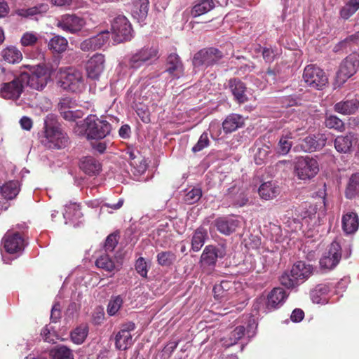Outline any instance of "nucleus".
Returning a JSON list of instances; mask_svg holds the SVG:
<instances>
[{"label": "nucleus", "mask_w": 359, "mask_h": 359, "mask_svg": "<svg viewBox=\"0 0 359 359\" xmlns=\"http://www.w3.org/2000/svg\"><path fill=\"white\" fill-rule=\"evenodd\" d=\"M40 143L49 149H61L67 147L69 137L59 127L55 116L48 114L44 119V126L38 133Z\"/></svg>", "instance_id": "nucleus-1"}, {"label": "nucleus", "mask_w": 359, "mask_h": 359, "mask_svg": "<svg viewBox=\"0 0 359 359\" xmlns=\"http://www.w3.org/2000/svg\"><path fill=\"white\" fill-rule=\"evenodd\" d=\"M74 130L79 135H86L88 140H100L110 134L111 125L90 114L83 121L77 122Z\"/></svg>", "instance_id": "nucleus-2"}, {"label": "nucleus", "mask_w": 359, "mask_h": 359, "mask_svg": "<svg viewBox=\"0 0 359 359\" xmlns=\"http://www.w3.org/2000/svg\"><path fill=\"white\" fill-rule=\"evenodd\" d=\"M55 79L57 86L68 92L79 93L86 88L82 72L72 67L58 69Z\"/></svg>", "instance_id": "nucleus-3"}, {"label": "nucleus", "mask_w": 359, "mask_h": 359, "mask_svg": "<svg viewBox=\"0 0 359 359\" xmlns=\"http://www.w3.org/2000/svg\"><path fill=\"white\" fill-rule=\"evenodd\" d=\"M311 265L303 261H298L292 267L290 273L285 272L280 277L281 285L288 289H293L303 283L312 273Z\"/></svg>", "instance_id": "nucleus-4"}, {"label": "nucleus", "mask_w": 359, "mask_h": 359, "mask_svg": "<svg viewBox=\"0 0 359 359\" xmlns=\"http://www.w3.org/2000/svg\"><path fill=\"white\" fill-rule=\"evenodd\" d=\"M161 54L158 46L147 45L131 54L128 59V65L132 69H138L144 64H154L160 57Z\"/></svg>", "instance_id": "nucleus-5"}, {"label": "nucleus", "mask_w": 359, "mask_h": 359, "mask_svg": "<svg viewBox=\"0 0 359 359\" xmlns=\"http://www.w3.org/2000/svg\"><path fill=\"white\" fill-rule=\"evenodd\" d=\"M223 53L214 47L204 48L195 53L192 60L194 68H207L219 62Z\"/></svg>", "instance_id": "nucleus-6"}, {"label": "nucleus", "mask_w": 359, "mask_h": 359, "mask_svg": "<svg viewBox=\"0 0 359 359\" xmlns=\"http://www.w3.org/2000/svg\"><path fill=\"white\" fill-rule=\"evenodd\" d=\"M303 79L307 86L322 90L328 83V78L325 72L314 65H307L304 70Z\"/></svg>", "instance_id": "nucleus-7"}, {"label": "nucleus", "mask_w": 359, "mask_h": 359, "mask_svg": "<svg viewBox=\"0 0 359 359\" xmlns=\"http://www.w3.org/2000/svg\"><path fill=\"white\" fill-rule=\"evenodd\" d=\"M294 172L299 180H311L319 172L318 162L313 157H299L294 165Z\"/></svg>", "instance_id": "nucleus-8"}, {"label": "nucleus", "mask_w": 359, "mask_h": 359, "mask_svg": "<svg viewBox=\"0 0 359 359\" xmlns=\"http://www.w3.org/2000/svg\"><path fill=\"white\" fill-rule=\"evenodd\" d=\"M25 88L29 86L37 90H43L47 85L48 76L43 68L32 67L29 72H21Z\"/></svg>", "instance_id": "nucleus-9"}, {"label": "nucleus", "mask_w": 359, "mask_h": 359, "mask_svg": "<svg viewBox=\"0 0 359 359\" xmlns=\"http://www.w3.org/2000/svg\"><path fill=\"white\" fill-rule=\"evenodd\" d=\"M359 67V55L350 54L341 63L336 75V83L339 87L354 75Z\"/></svg>", "instance_id": "nucleus-10"}, {"label": "nucleus", "mask_w": 359, "mask_h": 359, "mask_svg": "<svg viewBox=\"0 0 359 359\" xmlns=\"http://www.w3.org/2000/svg\"><path fill=\"white\" fill-rule=\"evenodd\" d=\"M341 258V248L339 243L333 241L320 259L321 269L332 270L337 266Z\"/></svg>", "instance_id": "nucleus-11"}, {"label": "nucleus", "mask_w": 359, "mask_h": 359, "mask_svg": "<svg viewBox=\"0 0 359 359\" xmlns=\"http://www.w3.org/2000/svg\"><path fill=\"white\" fill-rule=\"evenodd\" d=\"M25 89L21 73L13 75L11 81L5 82L1 85L0 95L4 99L18 100Z\"/></svg>", "instance_id": "nucleus-12"}, {"label": "nucleus", "mask_w": 359, "mask_h": 359, "mask_svg": "<svg viewBox=\"0 0 359 359\" xmlns=\"http://www.w3.org/2000/svg\"><path fill=\"white\" fill-rule=\"evenodd\" d=\"M226 254V245L219 244L217 246L207 245L201 256V264L203 266L214 268L218 258H223Z\"/></svg>", "instance_id": "nucleus-13"}, {"label": "nucleus", "mask_w": 359, "mask_h": 359, "mask_svg": "<svg viewBox=\"0 0 359 359\" xmlns=\"http://www.w3.org/2000/svg\"><path fill=\"white\" fill-rule=\"evenodd\" d=\"M4 248L9 254L21 253L26 245L25 241L19 232L8 231L2 239Z\"/></svg>", "instance_id": "nucleus-14"}, {"label": "nucleus", "mask_w": 359, "mask_h": 359, "mask_svg": "<svg viewBox=\"0 0 359 359\" xmlns=\"http://www.w3.org/2000/svg\"><path fill=\"white\" fill-rule=\"evenodd\" d=\"M327 138L324 135H309L304 138L301 143L294 148L298 151L299 147L304 152H313L321 149L325 146Z\"/></svg>", "instance_id": "nucleus-15"}, {"label": "nucleus", "mask_w": 359, "mask_h": 359, "mask_svg": "<svg viewBox=\"0 0 359 359\" xmlns=\"http://www.w3.org/2000/svg\"><path fill=\"white\" fill-rule=\"evenodd\" d=\"M122 258L118 252L114 256V258L108 253L100 255L95 261V265L107 272L118 271L122 265Z\"/></svg>", "instance_id": "nucleus-16"}, {"label": "nucleus", "mask_w": 359, "mask_h": 359, "mask_svg": "<svg viewBox=\"0 0 359 359\" xmlns=\"http://www.w3.org/2000/svg\"><path fill=\"white\" fill-rule=\"evenodd\" d=\"M104 57L102 54H95L87 62L86 69L90 79H98L104 68Z\"/></svg>", "instance_id": "nucleus-17"}, {"label": "nucleus", "mask_w": 359, "mask_h": 359, "mask_svg": "<svg viewBox=\"0 0 359 359\" xmlns=\"http://www.w3.org/2000/svg\"><path fill=\"white\" fill-rule=\"evenodd\" d=\"M111 32L116 43L131 40L134 33L131 24H111Z\"/></svg>", "instance_id": "nucleus-18"}, {"label": "nucleus", "mask_w": 359, "mask_h": 359, "mask_svg": "<svg viewBox=\"0 0 359 359\" xmlns=\"http://www.w3.org/2000/svg\"><path fill=\"white\" fill-rule=\"evenodd\" d=\"M357 142L354 133H348L344 135L337 136L334 141L335 149L341 154H348L352 151L353 146Z\"/></svg>", "instance_id": "nucleus-19"}, {"label": "nucleus", "mask_w": 359, "mask_h": 359, "mask_svg": "<svg viewBox=\"0 0 359 359\" xmlns=\"http://www.w3.org/2000/svg\"><path fill=\"white\" fill-rule=\"evenodd\" d=\"M287 298L285 291L280 287L273 289L267 296L266 303V312L273 311L278 309Z\"/></svg>", "instance_id": "nucleus-20"}, {"label": "nucleus", "mask_w": 359, "mask_h": 359, "mask_svg": "<svg viewBox=\"0 0 359 359\" xmlns=\"http://www.w3.org/2000/svg\"><path fill=\"white\" fill-rule=\"evenodd\" d=\"M213 223L219 233L226 236L234 232L239 225V221L230 216L218 217Z\"/></svg>", "instance_id": "nucleus-21"}, {"label": "nucleus", "mask_w": 359, "mask_h": 359, "mask_svg": "<svg viewBox=\"0 0 359 359\" xmlns=\"http://www.w3.org/2000/svg\"><path fill=\"white\" fill-rule=\"evenodd\" d=\"M229 86L236 102L238 104L248 102L247 87L243 81L238 78L231 79L229 81Z\"/></svg>", "instance_id": "nucleus-22"}, {"label": "nucleus", "mask_w": 359, "mask_h": 359, "mask_svg": "<svg viewBox=\"0 0 359 359\" xmlns=\"http://www.w3.org/2000/svg\"><path fill=\"white\" fill-rule=\"evenodd\" d=\"M317 205H306L300 211H298V214H296L297 217L294 218V221L302 222L308 225L311 224H316L319 223V215H317Z\"/></svg>", "instance_id": "nucleus-23"}, {"label": "nucleus", "mask_w": 359, "mask_h": 359, "mask_svg": "<svg viewBox=\"0 0 359 359\" xmlns=\"http://www.w3.org/2000/svg\"><path fill=\"white\" fill-rule=\"evenodd\" d=\"M236 290L235 282L231 280H223L219 284L213 287L215 298L219 300L228 299Z\"/></svg>", "instance_id": "nucleus-24"}, {"label": "nucleus", "mask_w": 359, "mask_h": 359, "mask_svg": "<svg viewBox=\"0 0 359 359\" xmlns=\"http://www.w3.org/2000/svg\"><path fill=\"white\" fill-rule=\"evenodd\" d=\"M244 118L237 114H231L222 122V129L226 134L231 133L244 126Z\"/></svg>", "instance_id": "nucleus-25"}, {"label": "nucleus", "mask_w": 359, "mask_h": 359, "mask_svg": "<svg viewBox=\"0 0 359 359\" xmlns=\"http://www.w3.org/2000/svg\"><path fill=\"white\" fill-rule=\"evenodd\" d=\"M167 68L165 72L175 77L179 78L183 74V65L179 57L176 53H170L166 61Z\"/></svg>", "instance_id": "nucleus-26"}, {"label": "nucleus", "mask_w": 359, "mask_h": 359, "mask_svg": "<svg viewBox=\"0 0 359 359\" xmlns=\"http://www.w3.org/2000/svg\"><path fill=\"white\" fill-rule=\"evenodd\" d=\"M79 168L88 175H95L101 170L99 161L92 156H83L80 159Z\"/></svg>", "instance_id": "nucleus-27"}, {"label": "nucleus", "mask_w": 359, "mask_h": 359, "mask_svg": "<svg viewBox=\"0 0 359 359\" xmlns=\"http://www.w3.org/2000/svg\"><path fill=\"white\" fill-rule=\"evenodd\" d=\"M359 226V219L356 213L350 212L345 214L342 217V228L347 234L355 233Z\"/></svg>", "instance_id": "nucleus-28"}, {"label": "nucleus", "mask_w": 359, "mask_h": 359, "mask_svg": "<svg viewBox=\"0 0 359 359\" xmlns=\"http://www.w3.org/2000/svg\"><path fill=\"white\" fill-rule=\"evenodd\" d=\"M208 238L207 230L200 226L197 228L193 233L191 244V250L194 252H198L204 245L205 241Z\"/></svg>", "instance_id": "nucleus-29"}, {"label": "nucleus", "mask_w": 359, "mask_h": 359, "mask_svg": "<svg viewBox=\"0 0 359 359\" xmlns=\"http://www.w3.org/2000/svg\"><path fill=\"white\" fill-rule=\"evenodd\" d=\"M358 101L357 100H343L336 103L334 109L336 112L350 115L354 114L358 109Z\"/></svg>", "instance_id": "nucleus-30"}, {"label": "nucleus", "mask_w": 359, "mask_h": 359, "mask_svg": "<svg viewBox=\"0 0 359 359\" xmlns=\"http://www.w3.org/2000/svg\"><path fill=\"white\" fill-rule=\"evenodd\" d=\"M49 9V5L46 3H41L35 6L29 8L19 9L16 11L20 16L25 18L35 17V20H38L37 15L45 13Z\"/></svg>", "instance_id": "nucleus-31"}, {"label": "nucleus", "mask_w": 359, "mask_h": 359, "mask_svg": "<svg viewBox=\"0 0 359 359\" xmlns=\"http://www.w3.org/2000/svg\"><path fill=\"white\" fill-rule=\"evenodd\" d=\"M330 292V286L327 284L320 283L317 285L311 292L312 302L315 304H325L327 299L325 295Z\"/></svg>", "instance_id": "nucleus-32"}, {"label": "nucleus", "mask_w": 359, "mask_h": 359, "mask_svg": "<svg viewBox=\"0 0 359 359\" xmlns=\"http://www.w3.org/2000/svg\"><path fill=\"white\" fill-rule=\"evenodd\" d=\"M280 193L279 188L271 182L263 183L259 188V194L264 200L276 198Z\"/></svg>", "instance_id": "nucleus-33"}, {"label": "nucleus", "mask_w": 359, "mask_h": 359, "mask_svg": "<svg viewBox=\"0 0 359 359\" xmlns=\"http://www.w3.org/2000/svg\"><path fill=\"white\" fill-rule=\"evenodd\" d=\"M126 154L128 155L129 159L130 160V165L133 166L136 171L140 173H144L147 170V164L145 161L142 158L137 151L128 149L126 151Z\"/></svg>", "instance_id": "nucleus-34"}, {"label": "nucleus", "mask_w": 359, "mask_h": 359, "mask_svg": "<svg viewBox=\"0 0 359 359\" xmlns=\"http://www.w3.org/2000/svg\"><path fill=\"white\" fill-rule=\"evenodd\" d=\"M20 191V184L17 180L6 182L1 187V193L4 198L12 200L16 197Z\"/></svg>", "instance_id": "nucleus-35"}, {"label": "nucleus", "mask_w": 359, "mask_h": 359, "mask_svg": "<svg viewBox=\"0 0 359 359\" xmlns=\"http://www.w3.org/2000/svg\"><path fill=\"white\" fill-rule=\"evenodd\" d=\"M63 216L66 219V223L67 221L72 222L77 221L83 216L80 205L76 203H70L66 205Z\"/></svg>", "instance_id": "nucleus-36"}, {"label": "nucleus", "mask_w": 359, "mask_h": 359, "mask_svg": "<svg viewBox=\"0 0 359 359\" xmlns=\"http://www.w3.org/2000/svg\"><path fill=\"white\" fill-rule=\"evenodd\" d=\"M51 359H74L72 350L65 345H57L50 351Z\"/></svg>", "instance_id": "nucleus-37"}, {"label": "nucleus", "mask_w": 359, "mask_h": 359, "mask_svg": "<svg viewBox=\"0 0 359 359\" xmlns=\"http://www.w3.org/2000/svg\"><path fill=\"white\" fill-rule=\"evenodd\" d=\"M214 7L215 3L213 0H201L192 8L191 15L193 18H196L208 13Z\"/></svg>", "instance_id": "nucleus-38"}, {"label": "nucleus", "mask_w": 359, "mask_h": 359, "mask_svg": "<svg viewBox=\"0 0 359 359\" xmlns=\"http://www.w3.org/2000/svg\"><path fill=\"white\" fill-rule=\"evenodd\" d=\"M133 344L130 333L118 332L115 337V345L119 350H126Z\"/></svg>", "instance_id": "nucleus-39"}, {"label": "nucleus", "mask_w": 359, "mask_h": 359, "mask_svg": "<svg viewBox=\"0 0 359 359\" xmlns=\"http://www.w3.org/2000/svg\"><path fill=\"white\" fill-rule=\"evenodd\" d=\"M1 55L5 61L12 64L19 62L22 58L21 52L14 46L8 47L3 50Z\"/></svg>", "instance_id": "nucleus-40"}, {"label": "nucleus", "mask_w": 359, "mask_h": 359, "mask_svg": "<svg viewBox=\"0 0 359 359\" xmlns=\"http://www.w3.org/2000/svg\"><path fill=\"white\" fill-rule=\"evenodd\" d=\"M88 334L87 325H81L71 332L72 341L76 344H81L86 339Z\"/></svg>", "instance_id": "nucleus-41"}, {"label": "nucleus", "mask_w": 359, "mask_h": 359, "mask_svg": "<svg viewBox=\"0 0 359 359\" xmlns=\"http://www.w3.org/2000/svg\"><path fill=\"white\" fill-rule=\"evenodd\" d=\"M177 256L172 251H161L156 255V261L158 265L161 266H170L176 261Z\"/></svg>", "instance_id": "nucleus-42"}, {"label": "nucleus", "mask_w": 359, "mask_h": 359, "mask_svg": "<svg viewBox=\"0 0 359 359\" xmlns=\"http://www.w3.org/2000/svg\"><path fill=\"white\" fill-rule=\"evenodd\" d=\"M68 42L65 37L60 36H55L49 43L48 48L55 53H60L66 50Z\"/></svg>", "instance_id": "nucleus-43"}, {"label": "nucleus", "mask_w": 359, "mask_h": 359, "mask_svg": "<svg viewBox=\"0 0 359 359\" xmlns=\"http://www.w3.org/2000/svg\"><path fill=\"white\" fill-rule=\"evenodd\" d=\"M148 12V1L147 0H142L137 2L135 6V9L133 11V16L138 21L144 20Z\"/></svg>", "instance_id": "nucleus-44"}, {"label": "nucleus", "mask_w": 359, "mask_h": 359, "mask_svg": "<svg viewBox=\"0 0 359 359\" xmlns=\"http://www.w3.org/2000/svg\"><path fill=\"white\" fill-rule=\"evenodd\" d=\"M359 9V0H350L340 11L344 20L348 19Z\"/></svg>", "instance_id": "nucleus-45"}, {"label": "nucleus", "mask_w": 359, "mask_h": 359, "mask_svg": "<svg viewBox=\"0 0 359 359\" xmlns=\"http://www.w3.org/2000/svg\"><path fill=\"white\" fill-rule=\"evenodd\" d=\"M325 125L327 128L334 129L339 132H343L345 130L344 123L335 115L326 116Z\"/></svg>", "instance_id": "nucleus-46"}, {"label": "nucleus", "mask_w": 359, "mask_h": 359, "mask_svg": "<svg viewBox=\"0 0 359 359\" xmlns=\"http://www.w3.org/2000/svg\"><path fill=\"white\" fill-rule=\"evenodd\" d=\"M245 333V328L244 326H237L229 334V337L224 341L226 346H231L236 344Z\"/></svg>", "instance_id": "nucleus-47"}, {"label": "nucleus", "mask_w": 359, "mask_h": 359, "mask_svg": "<svg viewBox=\"0 0 359 359\" xmlns=\"http://www.w3.org/2000/svg\"><path fill=\"white\" fill-rule=\"evenodd\" d=\"M123 304V299L121 295L111 297L107 306V313L111 316H114L121 309Z\"/></svg>", "instance_id": "nucleus-48"}, {"label": "nucleus", "mask_w": 359, "mask_h": 359, "mask_svg": "<svg viewBox=\"0 0 359 359\" xmlns=\"http://www.w3.org/2000/svg\"><path fill=\"white\" fill-rule=\"evenodd\" d=\"M270 153V147L268 145L263 144L261 147H258L255 154V161L257 165L265 163Z\"/></svg>", "instance_id": "nucleus-49"}, {"label": "nucleus", "mask_w": 359, "mask_h": 359, "mask_svg": "<svg viewBox=\"0 0 359 359\" xmlns=\"http://www.w3.org/2000/svg\"><path fill=\"white\" fill-rule=\"evenodd\" d=\"M358 191H359V175H353L349 180L346 196L347 198H351Z\"/></svg>", "instance_id": "nucleus-50"}, {"label": "nucleus", "mask_w": 359, "mask_h": 359, "mask_svg": "<svg viewBox=\"0 0 359 359\" xmlns=\"http://www.w3.org/2000/svg\"><path fill=\"white\" fill-rule=\"evenodd\" d=\"M163 73H160L158 72H154L146 76L141 79L142 85L147 87L148 86L151 85L152 88L156 85V86H161V83H157L159 81V78L162 75Z\"/></svg>", "instance_id": "nucleus-51"}, {"label": "nucleus", "mask_w": 359, "mask_h": 359, "mask_svg": "<svg viewBox=\"0 0 359 359\" xmlns=\"http://www.w3.org/2000/svg\"><path fill=\"white\" fill-rule=\"evenodd\" d=\"M119 236L118 233L109 234L104 242V249L105 252H112L118 243Z\"/></svg>", "instance_id": "nucleus-52"}, {"label": "nucleus", "mask_w": 359, "mask_h": 359, "mask_svg": "<svg viewBox=\"0 0 359 359\" xmlns=\"http://www.w3.org/2000/svg\"><path fill=\"white\" fill-rule=\"evenodd\" d=\"M202 197V190L200 188H193L184 196V201L188 204H194L198 202Z\"/></svg>", "instance_id": "nucleus-53"}, {"label": "nucleus", "mask_w": 359, "mask_h": 359, "mask_svg": "<svg viewBox=\"0 0 359 359\" xmlns=\"http://www.w3.org/2000/svg\"><path fill=\"white\" fill-rule=\"evenodd\" d=\"M93 40V43H94L95 47L97 49L101 48L104 45H105L109 39V32L104 31L101 32L97 35L91 37Z\"/></svg>", "instance_id": "nucleus-54"}, {"label": "nucleus", "mask_w": 359, "mask_h": 359, "mask_svg": "<svg viewBox=\"0 0 359 359\" xmlns=\"http://www.w3.org/2000/svg\"><path fill=\"white\" fill-rule=\"evenodd\" d=\"M209 144L210 140L208 137V133L204 132L201 134L197 143L192 147L191 150L194 153L199 152L205 147H208Z\"/></svg>", "instance_id": "nucleus-55"}, {"label": "nucleus", "mask_w": 359, "mask_h": 359, "mask_svg": "<svg viewBox=\"0 0 359 359\" xmlns=\"http://www.w3.org/2000/svg\"><path fill=\"white\" fill-rule=\"evenodd\" d=\"M135 270L137 273L143 278H147L148 273V266L143 257H139L135 262Z\"/></svg>", "instance_id": "nucleus-56"}, {"label": "nucleus", "mask_w": 359, "mask_h": 359, "mask_svg": "<svg viewBox=\"0 0 359 359\" xmlns=\"http://www.w3.org/2000/svg\"><path fill=\"white\" fill-rule=\"evenodd\" d=\"M62 30L70 34H77L81 32L82 24H57Z\"/></svg>", "instance_id": "nucleus-57"}, {"label": "nucleus", "mask_w": 359, "mask_h": 359, "mask_svg": "<svg viewBox=\"0 0 359 359\" xmlns=\"http://www.w3.org/2000/svg\"><path fill=\"white\" fill-rule=\"evenodd\" d=\"M243 11L229 13L225 15L224 21V22H240L245 18L243 17Z\"/></svg>", "instance_id": "nucleus-58"}, {"label": "nucleus", "mask_w": 359, "mask_h": 359, "mask_svg": "<svg viewBox=\"0 0 359 359\" xmlns=\"http://www.w3.org/2000/svg\"><path fill=\"white\" fill-rule=\"evenodd\" d=\"M292 146V142L280 138L278 145V153L280 155H286L290 151Z\"/></svg>", "instance_id": "nucleus-59"}, {"label": "nucleus", "mask_w": 359, "mask_h": 359, "mask_svg": "<svg viewBox=\"0 0 359 359\" xmlns=\"http://www.w3.org/2000/svg\"><path fill=\"white\" fill-rule=\"evenodd\" d=\"M38 40L36 35L32 32H26L21 38V43L23 46L34 45Z\"/></svg>", "instance_id": "nucleus-60"}, {"label": "nucleus", "mask_w": 359, "mask_h": 359, "mask_svg": "<svg viewBox=\"0 0 359 359\" xmlns=\"http://www.w3.org/2000/svg\"><path fill=\"white\" fill-rule=\"evenodd\" d=\"M74 103V100L69 97L62 98L57 104V108L60 113L70 110V109L73 107Z\"/></svg>", "instance_id": "nucleus-61"}, {"label": "nucleus", "mask_w": 359, "mask_h": 359, "mask_svg": "<svg viewBox=\"0 0 359 359\" xmlns=\"http://www.w3.org/2000/svg\"><path fill=\"white\" fill-rule=\"evenodd\" d=\"M178 344V341L168 342L162 350V357L164 358H170L173 351L177 348Z\"/></svg>", "instance_id": "nucleus-62"}, {"label": "nucleus", "mask_w": 359, "mask_h": 359, "mask_svg": "<svg viewBox=\"0 0 359 359\" xmlns=\"http://www.w3.org/2000/svg\"><path fill=\"white\" fill-rule=\"evenodd\" d=\"M275 50L270 47H264L262 49V56L266 62H271L275 58Z\"/></svg>", "instance_id": "nucleus-63"}, {"label": "nucleus", "mask_w": 359, "mask_h": 359, "mask_svg": "<svg viewBox=\"0 0 359 359\" xmlns=\"http://www.w3.org/2000/svg\"><path fill=\"white\" fill-rule=\"evenodd\" d=\"M61 318L60 304H55L51 309L50 320L52 323H57Z\"/></svg>", "instance_id": "nucleus-64"}]
</instances>
